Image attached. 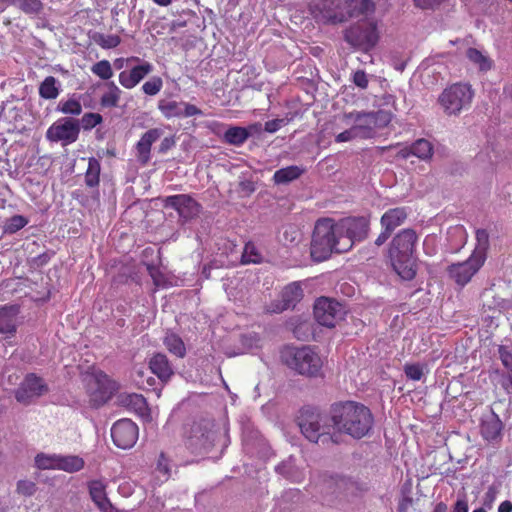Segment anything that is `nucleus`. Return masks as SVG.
Masks as SVG:
<instances>
[{"instance_id":"35","label":"nucleus","mask_w":512,"mask_h":512,"mask_svg":"<svg viewBox=\"0 0 512 512\" xmlns=\"http://www.w3.org/2000/svg\"><path fill=\"white\" fill-rule=\"evenodd\" d=\"M165 347L167 350L176 355L177 357L183 358L186 354V347L181 339L180 336H178L175 333H169L165 336L163 341Z\"/></svg>"},{"instance_id":"32","label":"nucleus","mask_w":512,"mask_h":512,"mask_svg":"<svg viewBox=\"0 0 512 512\" xmlns=\"http://www.w3.org/2000/svg\"><path fill=\"white\" fill-rule=\"evenodd\" d=\"M304 172V169L292 165L277 170L273 175L276 184H285L298 179Z\"/></svg>"},{"instance_id":"14","label":"nucleus","mask_w":512,"mask_h":512,"mask_svg":"<svg viewBox=\"0 0 512 512\" xmlns=\"http://www.w3.org/2000/svg\"><path fill=\"white\" fill-rule=\"evenodd\" d=\"M164 208L177 211L179 217L191 220L201 212L202 206L189 194H176L161 199Z\"/></svg>"},{"instance_id":"40","label":"nucleus","mask_w":512,"mask_h":512,"mask_svg":"<svg viewBox=\"0 0 512 512\" xmlns=\"http://www.w3.org/2000/svg\"><path fill=\"white\" fill-rule=\"evenodd\" d=\"M58 110L63 114L78 116L82 113V105L76 98H69L58 104Z\"/></svg>"},{"instance_id":"13","label":"nucleus","mask_w":512,"mask_h":512,"mask_svg":"<svg viewBox=\"0 0 512 512\" xmlns=\"http://www.w3.org/2000/svg\"><path fill=\"white\" fill-rule=\"evenodd\" d=\"M79 133V121L67 117L54 122L48 128L46 138L51 142H62L66 146L77 141Z\"/></svg>"},{"instance_id":"43","label":"nucleus","mask_w":512,"mask_h":512,"mask_svg":"<svg viewBox=\"0 0 512 512\" xmlns=\"http://www.w3.org/2000/svg\"><path fill=\"white\" fill-rule=\"evenodd\" d=\"M18 7L27 15H38L44 6L41 0H18Z\"/></svg>"},{"instance_id":"57","label":"nucleus","mask_w":512,"mask_h":512,"mask_svg":"<svg viewBox=\"0 0 512 512\" xmlns=\"http://www.w3.org/2000/svg\"><path fill=\"white\" fill-rule=\"evenodd\" d=\"M414 5L420 9H433L441 4L442 0H413Z\"/></svg>"},{"instance_id":"44","label":"nucleus","mask_w":512,"mask_h":512,"mask_svg":"<svg viewBox=\"0 0 512 512\" xmlns=\"http://www.w3.org/2000/svg\"><path fill=\"white\" fill-rule=\"evenodd\" d=\"M79 121L80 128L85 131L91 130L103 122V117L99 113H85Z\"/></svg>"},{"instance_id":"1","label":"nucleus","mask_w":512,"mask_h":512,"mask_svg":"<svg viewBox=\"0 0 512 512\" xmlns=\"http://www.w3.org/2000/svg\"><path fill=\"white\" fill-rule=\"evenodd\" d=\"M330 421L336 432L347 434L354 439H361L372 430L374 416L364 404L344 401L331 405Z\"/></svg>"},{"instance_id":"25","label":"nucleus","mask_w":512,"mask_h":512,"mask_svg":"<svg viewBox=\"0 0 512 512\" xmlns=\"http://www.w3.org/2000/svg\"><path fill=\"white\" fill-rule=\"evenodd\" d=\"M18 313L17 306L0 307V334L6 335L7 338L16 334Z\"/></svg>"},{"instance_id":"36","label":"nucleus","mask_w":512,"mask_h":512,"mask_svg":"<svg viewBox=\"0 0 512 512\" xmlns=\"http://www.w3.org/2000/svg\"><path fill=\"white\" fill-rule=\"evenodd\" d=\"M466 56L471 63L476 65L480 71H488L492 67V60L480 50L476 48H469L466 51Z\"/></svg>"},{"instance_id":"55","label":"nucleus","mask_w":512,"mask_h":512,"mask_svg":"<svg viewBox=\"0 0 512 512\" xmlns=\"http://www.w3.org/2000/svg\"><path fill=\"white\" fill-rule=\"evenodd\" d=\"M353 83L361 89H366L368 87L369 81L365 71L357 70L353 74Z\"/></svg>"},{"instance_id":"10","label":"nucleus","mask_w":512,"mask_h":512,"mask_svg":"<svg viewBox=\"0 0 512 512\" xmlns=\"http://www.w3.org/2000/svg\"><path fill=\"white\" fill-rule=\"evenodd\" d=\"M337 227L342 237L340 249L347 252L356 241H362L368 236L370 221L365 216L347 217L339 220Z\"/></svg>"},{"instance_id":"7","label":"nucleus","mask_w":512,"mask_h":512,"mask_svg":"<svg viewBox=\"0 0 512 512\" xmlns=\"http://www.w3.org/2000/svg\"><path fill=\"white\" fill-rule=\"evenodd\" d=\"M299 426L302 434L311 442L330 440L336 443V440L330 435V431L333 429L330 416L323 415L317 408H302L299 416Z\"/></svg>"},{"instance_id":"63","label":"nucleus","mask_w":512,"mask_h":512,"mask_svg":"<svg viewBox=\"0 0 512 512\" xmlns=\"http://www.w3.org/2000/svg\"><path fill=\"white\" fill-rule=\"evenodd\" d=\"M448 507L444 502H439L435 505L432 512H447Z\"/></svg>"},{"instance_id":"59","label":"nucleus","mask_w":512,"mask_h":512,"mask_svg":"<svg viewBox=\"0 0 512 512\" xmlns=\"http://www.w3.org/2000/svg\"><path fill=\"white\" fill-rule=\"evenodd\" d=\"M175 146L174 137H165L159 145V153L165 154L168 150Z\"/></svg>"},{"instance_id":"49","label":"nucleus","mask_w":512,"mask_h":512,"mask_svg":"<svg viewBox=\"0 0 512 512\" xmlns=\"http://www.w3.org/2000/svg\"><path fill=\"white\" fill-rule=\"evenodd\" d=\"M56 460H58V456L50 457L38 454L35 458V463L40 469H56Z\"/></svg>"},{"instance_id":"20","label":"nucleus","mask_w":512,"mask_h":512,"mask_svg":"<svg viewBox=\"0 0 512 512\" xmlns=\"http://www.w3.org/2000/svg\"><path fill=\"white\" fill-rule=\"evenodd\" d=\"M280 300L273 301L269 309L272 313H281L294 308L303 298V289L299 282H292L286 285L280 294Z\"/></svg>"},{"instance_id":"60","label":"nucleus","mask_w":512,"mask_h":512,"mask_svg":"<svg viewBox=\"0 0 512 512\" xmlns=\"http://www.w3.org/2000/svg\"><path fill=\"white\" fill-rule=\"evenodd\" d=\"M413 504V499L409 496H404L399 500L397 512H408Z\"/></svg>"},{"instance_id":"21","label":"nucleus","mask_w":512,"mask_h":512,"mask_svg":"<svg viewBox=\"0 0 512 512\" xmlns=\"http://www.w3.org/2000/svg\"><path fill=\"white\" fill-rule=\"evenodd\" d=\"M345 119L353 120L359 138L368 139L374 135L375 124L373 112L352 111L345 114Z\"/></svg>"},{"instance_id":"33","label":"nucleus","mask_w":512,"mask_h":512,"mask_svg":"<svg viewBox=\"0 0 512 512\" xmlns=\"http://www.w3.org/2000/svg\"><path fill=\"white\" fill-rule=\"evenodd\" d=\"M476 241V247L471 255L485 262L487 259V252L489 249V233L487 232L486 229L476 230Z\"/></svg>"},{"instance_id":"11","label":"nucleus","mask_w":512,"mask_h":512,"mask_svg":"<svg viewBox=\"0 0 512 512\" xmlns=\"http://www.w3.org/2000/svg\"><path fill=\"white\" fill-rule=\"evenodd\" d=\"M344 38L351 46L363 51H369L379 41L377 24L373 21L357 22L345 31Z\"/></svg>"},{"instance_id":"9","label":"nucleus","mask_w":512,"mask_h":512,"mask_svg":"<svg viewBox=\"0 0 512 512\" xmlns=\"http://www.w3.org/2000/svg\"><path fill=\"white\" fill-rule=\"evenodd\" d=\"M85 388L90 406L99 408L112 397L116 386L107 374L101 370H95L86 376Z\"/></svg>"},{"instance_id":"17","label":"nucleus","mask_w":512,"mask_h":512,"mask_svg":"<svg viewBox=\"0 0 512 512\" xmlns=\"http://www.w3.org/2000/svg\"><path fill=\"white\" fill-rule=\"evenodd\" d=\"M138 426L130 419H120L111 428V437L114 444L121 449H129L138 440Z\"/></svg>"},{"instance_id":"18","label":"nucleus","mask_w":512,"mask_h":512,"mask_svg":"<svg viewBox=\"0 0 512 512\" xmlns=\"http://www.w3.org/2000/svg\"><path fill=\"white\" fill-rule=\"evenodd\" d=\"M47 392L48 386L44 380L34 373H29L15 391V398L20 403L29 404L34 398Z\"/></svg>"},{"instance_id":"34","label":"nucleus","mask_w":512,"mask_h":512,"mask_svg":"<svg viewBox=\"0 0 512 512\" xmlns=\"http://www.w3.org/2000/svg\"><path fill=\"white\" fill-rule=\"evenodd\" d=\"M56 469L69 473L80 471L84 467V460L79 456H58Z\"/></svg>"},{"instance_id":"47","label":"nucleus","mask_w":512,"mask_h":512,"mask_svg":"<svg viewBox=\"0 0 512 512\" xmlns=\"http://www.w3.org/2000/svg\"><path fill=\"white\" fill-rule=\"evenodd\" d=\"M404 372L408 379L413 381H419L424 375L423 366L420 364H406L404 366Z\"/></svg>"},{"instance_id":"53","label":"nucleus","mask_w":512,"mask_h":512,"mask_svg":"<svg viewBox=\"0 0 512 512\" xmlns=\"http://www.w3.org/2000/svg\"><path fill=\"white\" fill-rule=\"evenodd\" d=\"M149 275L151 276L153 283L156 287H161L165 283V276L163 273L154 266L148 267Z\"/></svg>"},{"instance_id":"62","label":"nucleus","mask_w":512,"mask_h":512,"mask_svg":"<svg viewBox=\"0 0 512 512\" xmlns=\"http://www.w3.org/2000/svg\"><path fill=\"white\" fill-rule=\"evenodd\" d=\"M498 512H512V502L505 500L498 506Z\"/></svg>"},{"instance_id":"2","label":"nucleus","mask_w":512,"mask_h":512,"mask_svg":"<svg viewBox=\"0 0 512 512\" xmlns=\"http://www.w3.org/2000/svg\"><path fill=\"white\" fill-rule=\"evenodd\" d=\"M418 240L419 236L414 229L405 228L397 232L388 245L386 257L403 280L410 281L416 276Z\"/></svg>"},{"instance_id":"3","label":"nucleus","mask_w":512,"mask_h":512,"mask_svg":"<svg viewBox=\"0 0 512 512\" xmlns=\"http://www.w3.org/2000/svg\"><path fill=\"white\" fill-rule=\"evenodd\" d=\"M347 10L342 8L341 0H318L310 5V13L316 22L322 24H339L349 18L372 13L375 5L371 0H344Z\"/></svg>"},{"instance_id":"41","label":"nucleus","mask_w":512,"mask_h":512,"mask_svg":"<svg viewBox=\"0 0 512 512\" xmlns=\"http://www.w3.org/2000/svg\"><path fill=\"white\" fill-rule=\"evenodd\" d=\"M91 72L102 80H109L113 76L111 64L105 59L93 64Z\"/></svg>"},{"instance_id":"22","label":"nucleus","mask_w":512,"mask_h":512,"mask_svg":"<svg viewBox=\"0 0 512 512\" xmlns=\"http://www.w3.org/2000/svg\"><path fill=\"white\" fill-rule=\"evenodd\" d=\"M163 131L159 128L147 130L136 143L137 160L142 165H147L151 159V147L162 135Z\"/></svg>"},{"instance_id":"51","label":"nucleus","mask_w":512,"mask_h":512,"mask_svg":"<svg viewBox=\"0 0 512 512\" xmlns=\"http://www.w3.org/2000/svg\"><path fill=\"white\" fill-rule=\"evenodd\" d=\"M498 353L503 366L508 371H512V352L506 346L500 345Z\"/></svg>"},{"instance_id":"45","label":"nucleus","mask_w":512,"mask_h":512,"mask_svg":"<svg viewBox=\"0 0 512 512\" xmlns=\"http://www.w3.org/2000/svg\"><path fill=\"white\" fill-rule=\"evenodd\" d=\"M125 402L139 414H143L147 410L146 399L141 394H129L125 397Z\"/></svg>"},{"instance_id":"38","label":"nucleus","mask_w":512,"mask_h":512,"mask_svg":"<svg viewBox=\"0 0 512 512\" xmlns=\"http://www.w3.org/2000/svg\"><path fill=\"white\" fill-rule=\"evenodd\" d=\"M262 260V256L259 253L257 247L253 242H247L244 246L241 262L243 264H257Z\"/></svg>"},{"instance_id":"5","label":"nucleus","mask_w":512,"mask_h":512,"mask_svg":"<svg viewBox=\"0 0 512 512\" xmlns=\"http://www.w3.org/2000/svg\"><path fill=\"white\" fill-rule=\"evenodd\" d=\"M337 222L330 218L319 219L314 227L310 253L311 257L322 262L328 259L332 253H344L341 248V235Z\"/></svg>"},{"instance_id":"50","label":"nucleus","mask_w":512,"mask_h":512,"mask_svg":"<svg viewBox=\"0 0 512 512\" xmlns=\"http://www.w3.org/2000/svg\"><path fill=\"white\" fill-rule=\"evenodd\" d=\"M374 114L375 127H385L391 122L392 115L390 112L383 110L372 111Z\"/></svg>"},{"instance_id":"4","label":"nucleus","mask_w":512,"mask_h":512,"mask_svg":"<svg viewBox=\"0 0 512 512\" xmlns=\"http://www.w3.org/2000/svg\"><path fill=\"white\" fill-rule=\"evenodd\" d=\"M213 427V421L206 418L184 424L180 450L183 455L187 452L191 458L184 459L183 464L195 463L199 456H203L211 450L213 447Z\"/></svg>"},{"instance_id":"12","label":"nucleus","mask_w":512,"mask_h":512,"mask_svg":"<svg viewBox=\"0 0 512 512\" xmlns=\"http://www.w3.org/2000/svg\"><path fill=\"white\" fill-rule=\"evenodd\" d=\"M345 314L342 304L338 301L320 297L314 305V316L316 321L325 327L332 328L343 319Z\"/></svg>"},{"instance_id":"37","label":"nucleus","mask_w":512,"mask_h":512,"mask_svg":"<svg viewBox=\"0 0 512 512\" xmlns=\"http://www.w3.org/2000/svg\"><path fill=\"white\" fill-rule=\"evenodd\" d=\"M413 156L422 160H427L432 157L433 146L430 141L426 139H418L412 144Z\"/></svg>"},{"instance_id":"24","label":"nucleus","mask_w":512,"mask_h":512,"mask_svg":"<svg viewBox=\"0 0 512 512\" xmlns=\"http://www.w3.org/2000/svg\"><path fill=\"white\" fill-rule=\"evenodd\" d=\"M89 495L101 512H117L107 497L106 484L101 480H91L88 482Z\"/></svg>"},{"instance_id":"39","label":"nucleus","mask_w":512,"mask_h":512,"mask_svg":"<svg viewBox=\"0 0 512 512\" xmlns=\"http://www.w3.org/2000/svg\"><path fill=\"white\" fill-rule=\"evenodd\" d=\"M93 40L97 45H99L103 49H113L121 43L120 36L115 34L105 35L102 33H96L93 36Z\"/></svg>"},{"instance_id":"23","label":"nucleus","mask_w":512,"mask_h":512,"mask_svg":"<svg viewBox=\"0 0 512 512\" xmlns=\"http://www.w3.org/2000/svg\"><path fill=\"white\" fill-rule=\"evenodd\" d=\"M153 70V65L148 61L134 66L130 71H122L119 74V83L126 89L137 86Z\"/></svg>"},{"instance_id":"52","label":"nucleus","mask_w":512,"mask_h":512,"mask_svg":"<svg viewBox=\"0 0 512 512\" xmlns=\"http://www.w3.org/2000/svg\"><path fill=\"white\" fill-rule=\"evenodd\" d=\"M17 491L25 496H31L36 491V485L32 481L21 480L17 484Z\"/></svg>"},{"instance_id":"64","label":"nucleus","mask_w":512,"mask_h":512,"mask_svg":"<svg viewBox=\"0 0 512 512\" xmlns=\"http://www.w3.org/2000/svg\"><path fill=\"white\" fill-rule=\"evenodd\" d=\"M156 5L167 7L172 3V0H152Z\"/></svg>"},{"instance_id":"19","label":"nucleus","mask_w":512,"mask_h":512,"mask_svg":"<svg viewBox=\"0 0 512 512\" xmlns=\"http://www.w3.org/2000/svg\"><path fill=\"white\" fill-rule=\"evenodd\" d=\"M158 109L166 119L188 118L203 114L197 106L176 100L162 99L158 102Z\"/></svg>"},{"instance_id":"29","label":"nucleus","mask_w":512,"mask_h":512,"mask_svg":"<svg viewBox=\"0 0 512 512\" xmlns=\"http://www.w3.org/2000/svg\"><path fill=\"white\" fill-rule=\"evenodd\" d=\"M106 87L107 91L103 93L100 98L101 106L104 108L117 107L121 98L122 91L113 81L106 83Z\"/></svg>"},{"instance_id":"27","label":"nucleus","mask_w":512,"mask_h":512,"mask_svg":"<svg viewBox=\"0 0 512 512\" xmlns=\"http://www.w3.org/2000/svg\"><path fill=\"white\" fill-rule=\"evenodd\" d=\"M149 368L162 382L169 381L174 374L167 356L162 353H156L150 358Z\"/></svg>"},{"instance_id":"61","label":"nucleus","mask_w":512,"mask_h":512,"mask_svg":"<svg viewBox=\"0 0 512 512\" xmlns=\"http://www.w3.org/2000/svg\"><path fill=\"white\" fill-rule=\"evenodd\" d=\"M412 155H413L412 145L405 146L397 152V157L402 158V159H407L408 157H410Z\"/></svg>"},{"instance_id":"31","label":"nucleus","mask_w":512,"mask_h":512,"mask_svg":"<svg viewBox=\"0 0 512 512\" xmlns=\"http://www.w3.org/2000/svg\"><path fill=\"white\" fill-rule=\"evenodd\" d=\"M59 93V82L53 76H47L39 85V96L43 99H56Z\"/></svg>"},{"instance_id":"58","label":"nucleus","mask_w":512,"mask_h":512,"mask_svg":"<svg viewBox=\"0 0 512 512\" xmlns=\"http://www.w3.org/2000/svg\"><path fill=\"white\" fill-rule=\"evenodd\" d=\"M469 505L465 496L459 497L453 505L452 512H468Z\"/></svg>"},{"instance_id":"6","label":"nucleus","mask_w":512,"mask_h":512,"mask_svg":"<svg viewBox=\"0 0 512 512\" xmlns=\"http://www.w3.org/2000/svg\"><path fill=\"white\" fill-rule=\"evenodd\" d=\"M283 363L300 375L318 377L321 375L323 361L310 346H286L281 351Z\"/></svg>"},{"instance_id":"15","label":"nucleus","mask_w":512,"mask_h":512,"mask_svg":"<svg viewBox=\"0 0 512 512\" xmlns=\"http://www.w3.org/2000/svg\"><path fill=\"white\" fill-rule=\"evenodd\" d=\"M408 217L406 207L390 208L380 218L382 231L375 239L377 246H382L391 236L396 228L403 225Z\"/></svg>"},{"instance_id":"26","label":"nucleus","mask_w":512,"mask_h":512,"mask_svg":"<svg viewBox=\"0 0 512 512\" xmlns=\"http://www.w3.org/2000/svg\"><path fill=\"white\" fill-rule=\"evenodd\" d=\"M502 430L503 423L495 413L484 418L480 425L481 436L488 442L499 441L502 436Z\"/></svg>"},{"instance_id":"8","label":"nucleus","mask_w":512,"mask_h":512,"mask_svg":"<svg viewBox=\"0 0 512 512\" xmlns=\"http://www.w3.org/2000/svg\"><path fill=\"white\" fill-rule=\"evenodd\" d=\"M474 94L470 84L457 82L441 92L438 103L447 116H458L471 107Z\"/></svg>"},{"instance_id":"28","label":"nucleus","mask_w":512,"mask_h":512,"mask_svg":"<svg viewBox=\"0 0 512 512\" xmlns=\"http://www.w3.org/2000/svg\"><path fill=\"white\" fill-rule=\"evenodd\" d=\"M259 127L260 124H253L248 128L232 126L226 130L223 139L227 144L241 146L248 140L251 135V131H256L259 129Z\"/></svg>"},{"instance_id":"48","label":"nucleus","mask_w":512,"mask_h":512,"mask_svg":"<svg viewBox=\"0 0 512 512\" xmlns=\"http://www.w3.org/2000/svg\"><path fill=\"white\" fill-rule=\"evenodd\" d=\"M156 469L164 476L165 480L171 476L170 461L164 452H161L158 457Z\"/></svg>"},{"instance_id":"54","label":"nucleus","mask_w":512,"mask_h":512,"mask_svg":"<svg viewBox=\"0 0 512 512\" xmlns=\"http://www.w3.org/2000/svg\"><path fill=\"white\" fill-rule=\"evenodd\" d=\"M355 138H359V134L357 133L356 128L352 126L351 128L339 133L336 136V142H348Z\"/></svg>"},{"instance_id":"56","label":"nucleus","mask_w":512,"mask_h":512,"mask_svg":"<svg viewBox=\"0 0 512 512\" xmlns=\"http://www.w3.org/2000/svg\"><path fill=\"white\" fill-rule=\"evenodd\" d=\"M285 124L284 119H273L265 122L264 130L268 133L277 132Z\"/></svg>"},{"instance_id":"46","label":"nucleus","mask_w":512,"mask_h":512,"mask_svg":"<svg viewBox=\"0 0 512 512\" xmlns=\"http://www.w3.org/2000/svg\"><path fill=\"white\" fill-rule=\"evenodd\" d=\"M162 87L163 81L161 77L154 76L142 85V91L148 96H154L161 91Z\"/></svg>"},{"instance_id":"16","label":"nucleus","mask_w":512,"mask_h":512,"mask_svg":"<svg viewBox=\"0 0 512 512\" xmlns=\"http://www.w3.org/2000/svg\"><path fill=\"white\" fill-rule=\"evenodd\" d=\"M485 262L470 255V257L447 267L448 276L460 287L467 285L473 276L481 269Z\"/></svg>"},{"instance_id":"30","label":"nucleus","mask_w":512,"mask_h":512,"mask_svg":"<svg viewBox=\"0 0 512 512\" xmlns=\"http://www.w3.org/2000/svg\"><path fill=\"white\" fill-rule=\"evenodd\" d=\"M101 164L94 157L89 158L88 167L85 172V185L89 188H97L100 183Z\"/></svg>"},{"instance_id":"42","label":"nucleus","mask_w":512,"mask_h":512,"mask_svg":"<svg viewBox=\"0 0 512 512\" xmlns=\"http://www.w3.org/2000/svg\"><path fill=\"white\" fill-rule=\"evenodd\" d=\"M28 224V219L22 215H14L10 217L5 223L3 230L4 233L14 234L24 228Z\"/></svg>"}]
</instances>
